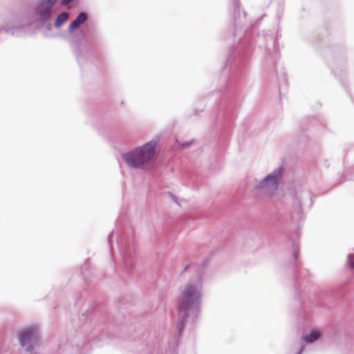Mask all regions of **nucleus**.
Wrapping results in <instances>:
<instances>
[{
    "instance_id": "obj_1",
    "label": "nucleus",
    "mask_w": 354,
    "mask_h": 354,
    "mask_svg": "<svg viewBox=\"0 0 354 354\" xmlns=\"http://www.w3.org/2000/svg\"><path fill=\"white\" fill-rule=\"evenodd\" d=\"M255 32V28L247 20L246 12L241 10L239 0H234V43L223 68L224 97L219 104L218 117H235L236 104L233 100V91L243 77L252 45L257 42Z\"/></svg>"
},
{
    "instance_id": "obj_2",
    "label": "nucleus",
    "mask_w": 354,
    "mask_h": 354,
    "mask_svg": "<svg viewBox=\"0 0 354 354\" xmlns=\"http://www.w3.org/2000/svg\"><path fill=\"white\" fill-rule=\"evenodd\" d=\"M202 288V277L200 275L196 283H188L182 291L178 300L179 322L176 326L179 337L183 333L185 326L194 324L200 315Z\"/></svg>"
},
{
    "instance_id": "obj_3",
    "label": "nucleus",
    "mask_w": 354,
    "mask_h": 354,
    "mask_svg": "<svg viewBox=\"0 0 354 354\" xmlns=\"http://www.w3.org/2000/svg\"><path fill=\"white\" fill-rule=\"evenodd\" d=\"M89 18L88 14L81 11L75 19L69 24L68 33L74 35L77 38L71 43V48L79 65H83L93 56V47L84 39L88 36V29L84 26V23Z\"/></svg>"
},
{
    "instance_id": "obj_4",
    "label": "nucleus",
    "mask_w": 354,
    "mask_h": 354,
    "mask_svg": "<svg viewBox=\"0 0 354 354\" xmlns=\"http://www.w3.org/2000/svg\"><path fill=\"white\" fill-rule=\"evenodd\" d=\"M115 227L116 230H113L108 236L110 250H113V238L115 236L117 246L124 266L127 268L133 269L136 255L133 230L130 227H124L121 220L115 221Z\"/></svg>"
},
{
    "instance_id": "obj_5",
    "label": "nucleus",
    "mask_w": 354,
    "mask_h": 354,
    "mask_svg": "<svg viewBox=\"0 0 354 354\" xmlns=\"http://www.w3.org/2000/svg\"><path fill=\"white\" fill-rule=\"evenodd\" d=\"M157 145L158 142L151 140L122 153V158L132 169H151L158 156Z\"/></svg>"
},
{
    "instance_id": "obj_6",
    "label": "nucleus",
    "mask_w": 354,
    "mask_h": 354,
    "mask_svg": "<svg viewBox=\"0 0 354 354\" xmlns=\"http://www.w3.org/2000/svg\"><path fill=\"white\" fill-rule=\"evenodd\" d=\"M266 57L265 60V67L266 69L274 68L277 80L279 84V91L281 90L282 86L287 84V77L285 72V68L282 64L278 63V59L280 57L279 43L277 41V36L274 32L268 35L266 34Z\"/></svg>"
},
{
    "instance_id": "obj_7",
    "label": "nucleus",
    "mask_w": 354,
    "mask_h": 354,
    "mask_svg": "<svg viewBox=\"0 0 354 354\" xmlns=\"http://www.w3.org/2000/svg\"><path fill=\"white\" fill-rule=\"evenodd\" d=\"M19 344L26 354H37L35 351L37 345L40 331L37 325H30L20 329L17 333Z\"/></svg>"
},
{
    "instance_id": "obj_8",
    "label": "nucleus",
    "mask_w": 354,
    "mask_h": 354,
    "mask_svg": "<svg viewBox=\"0 0 354 354\" xmlns=\"http://www.w3.org/2000/svg\"><path fill=\"white\" fill-rule=\"evenodd\" d=\"M285 168L280 166L261 180H256L254 189L262 190L267 194L275 192L285 175Z\"/></svg>"
},
{
    "instance_id": "obj_9",
    "label": "nucleus",
    "mask_w": 354,
    "mask_h": 354,
    "mask_svg": "<svg viewBox=\"0 0 354 354\" xmlns=\"http://www.w3.org/2000/svg\"><path fill=\"white\" fill-rule=\"evenodd\" d=\"M296 190L294 207L295 215L292 214V217L293 220L300 221L303 218V208L310 207L312 205V196L307 188L299 187Z\"/></svg>"
},
{
    "instance_id": "obj_10",
    "label": "nucleus",
    "mask_w": 354,
    "mask_h": 354,
    "mask_svg": "<svg viewBox=\"0 0 354 354\" xmlns=\"http://www.w3.org/2000/svg\"><path fill=\"white\" fill-rule=\"evenodd\" d=\"M57 0H39L35 9V16L41 23L49 21L55 14V5Z\"/></svg>"
},
{
    "instance_id": "obj_11",
    "label": "nucleus",
    "mask_w": 354,
    "mask_h": 354,
    "mask_svg": "<svg viewBox=\"0 0 354 354\" xmlns=\"http://www.w3.org/2000/svg\"><path fill=\"white\" fill-rule=\"evenodd\" d=\"M309 281V272L306 269H298L294 272V286L295 290L299 292V288L304 283Z\"/></svg>"
},
{
    "instance_id": "obj_12",
    "label": "nucleus",
    "mask_w": 354,
    "mask_h": 354,
    "mask_svg": "<svg viewBox=\"0 0 354 354\" xmlns=\"http://www.w3.org/2000/svg\"><path fill=\"white\" fill-rule=\"evenodd\" d=\"M322 336V333L320 330L313 329L309 333L303 335L301 341L308 344H312L321 338Z\"/></svg>"
},
{
    "instance_id": "obj_13",
    "label": "nucleus",
    "mask_w": 354,
    "mask_h": 354,
    "mask_svg": "<svg viewBox=\"0 0 354 354\" xmlns=\"http://www.w3.org/2000/svg\"><path fill=\"white\" fill-rule=\"evenodd\" d=\"M24 26H12V27H8L7 26H2L0 28V32L4 31L6 33L11 34L12 35H19V32L24 29Z\"/></svg>"
},
{
    "instance_id": "obj_14",
    "label": "nucleus",
    "mask_w": 354,
    "mask_h": 354,
    "mask_svg": "<svg viewBox=\"0 0 354 354\" xmlns=\"http://www.w3.org/2000/svg\"><path fill=\"white\" fill-rule=\"evenodd\" d=\"M69 13L66 11L62 12L57 15L55 19L54 26L55 28H59L61 27L68 19Z\"/></svg>"
},
{
    "instance_id": "obj_15",
    "label": "nucleus",
    "mask_w": 354,
    "mask_h": 354,
    "mask_svg": "<svg viewBox=\"0 0 354 354\" xmlns=\"http://www.w3.org/2000/svg\"><path fill=\"white\" fill-rule=\"evenodd\" d=\"M299 236L298 230H296V232L294 234L293 237L290 239V241L292 242L293 245H295V239ZM299 256V250L295 246L293 245L292 248V257L295 261H297L298 259Z\"/></svg>"
},
{
    "instance_id": "obj_16",
    "label": "nucleus",
    "mask_w": 354,
    "mask_h": 354,
    "mask_svg": "<svg viewBox=\"0 0 354 354\" xmlns=\"http://www.w3.org/2000/svg\"><path fill=\"white\" fill-rule=\"evenodd\" d=\"M310 319V313L309 312H304L299 315V320L301 324L308 323Z\"/></svg>"
},
{
    "instance_id": "obj_17",
    "label": "nucleus",
    "mask_w": 354,
    "mask_h": 354,
    "mask_svg": "<svg viewBox=\"0 0 354 354\" xmlns=\"http://www.w3.org/2000/svg\"><path fill=\"white\" fill-rule=\"evenodd\" d=\"M346 266L349 269L354 270V252L347 255Z\"/></svg>"
},
{
    "instance_id": "obj_18",
    "label": "nucleus",
    "mask_w": 354,
    "mask_h": 354,
    "mask_svg": "<svg viewBox=\"0 0 354 354\" xmlns=\"http://www.w3.org/2000/svg\"><path fill=\"white\" fill-rule=\"evenodd\" d=\"M77 0H61L62 1V3L64 5V6H68V5H71L73 4V3H75Z\"/></svg>"
},
{
    "instance_id": "obj_19",
    "label": "nucleus",
    "mask_w": 354,
    "mask_h": 354,
    "mask_svg": "<svg viewBox=\"0 0 354 354\" xmlns=\"http://www.w3.org/2000/svg\"><path fill=\"white\" fill-rule=\"evenodd\" d=\"M192 142H193V140H192L190 141L183 142L182 145H181V147L183 148V149L188 148L191 145Z\"/></svg>"
},
{
    "instance_id": "obj_20",
    "label": "nucleus",
    "mask_w": 354,
    "mask_h": 354,
    "mask_svg": "<svg viewBox=\"0 0 354 354\" xmlns=\"http://www.w3.org/2000/svg\"><path fill=\"white\" fill-rule=\"evenodd\" d=\"M173 349L172 351L169 353V354H176V348L178 346V342H175L172 343Z\"/></svg>"
},
{
    "instance_id": "obj_21",
    "label": "nucleus",
    "mask_w": 354,
    "mask_h": 354,
    "mask_svg": "<svg viewBox=\"0 0 354 354\" xmlns=\"http://www.w3.org/2000/svg\"><path fill=\"white\" fill-rule=\"evenodd\" d=\"M209 262L208 258H206L205 260L203 261L201 266H205Z\"/></svg>"
},
{
    "instance_id": "obj_22",
    "label": "nucleus",
    "mask_w": 354,
    "mask_h": 354,
    "mask_svg": "<svg viewBox=\"0 0 354 354\" xmlns=\"http://www.w3.org/2000/svg\"><path fill=\"white\" fill-rule=\"evenodd\" d=\"M304 351V346H301L296 354H302Z\"/></svg>"
},
{
    "instance_id": "obj_23",
    "label": "nucleus",
    "mask_w": 354,
    "mask_h": 354,
    "mask_svg": "<svg viewBox=\"0 0 354 354\" xmlns=\"http://www.w3.org/2000/svg\"><path fill=\"white\" fill-rule=\"evenodd\" d=\"M193 266V264H188L183 270V272H185L189 268H192Z\"/></svg>"
},
{
    "instance_id": "obj_24",
    "label": "nucleus",
    "mask_w": 354,
    "mask_h": 354,
    "mask_svg": "<svg viewBox=\"0 0 354 354\" xmlns=\"http://www.w3.org/2000/svg\"><path fill=\"white\" fill-rule=\"evenodd\" d=\"M88 313H89V310H88L84 313L82 314V316L83 317H86Z\"/></svg>"
},
{
    "instance_id": "obj_25",
    "label": "nucleus",
    "mask_w": 354,
    "mask_h": 354,
    "mask_svg": "<svg viewBox=\"0 0 354 354\" xmlns=\"http://www.w3.org/2000/svg\"><path fill=\"white\" fill-rule=\"evenodd\" d=\"M172 199H173V201H175V202H176V203H177V198H176V196L172 195Z\"/></svg>"
}]
</instances>
